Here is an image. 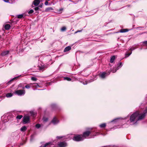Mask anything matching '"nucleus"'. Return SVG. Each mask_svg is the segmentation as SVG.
Returning a JSON list of instances; mask_svg holds the SVG:
<instances>
[{
    "instance_id": "f257e3e1",
    "label": "nucleus",
    "mask_w": 147,
    "mask_h": 147,
    "mask_svg": "<svg viewBox=\"0 0 147 147\" xmlns=\"http://www.w3.org/2000/svg\"><path fill=\"white\" fill-rule=\"evenodd\" d=\"M142 114H140L138 111H137L132 114L130 117V121L131 122L134 121H135L139 120L138 118Z\"/></svg>"
},
{
    "instance_id": "f03ea898",
    "label": "nucleus",
    "mask_w": 147,
    "mask_h": 147,
    "mask_svg": "<svg viewBox=\"0 0 147 147\" xmlns=\"http://www.w3.org/2000/svg\"><path fill=\"white\" fill-rule=\"evenodd\" d=\"M73 139L74 141H79L83 140L84 138L82 137V135H78L75 136L73 138Z\"/></svg>"
},
{
    "instance_id": "7ed1b4c3",
    "label": "nucleus",
    "mask_w": 147,
    "mask_h": 147,
    "mask_svg": "<svg viewBox=\"0 0 147 147\" xmlns=\"http://www.w3.org/2000/svg\"><path fill=\"white\" fill-rule=\"evenodd\" d=\"M15 93L18 96H21L24 95L25 94V92L24 90H20L15 91Z\"/></svg>"
},
{
    "instance_id": "20e7f679",
    "label": "nucleus",
    "mask_w": 147,
    "mask_h": 147,
    "mask_svg": "<svg viewBox=\"0 0 147 147\" xmlns=\"http://www.w3.org/2000/svg\"><path fill=\"white\" fill-rule=\"evenodd\" d=\"M23 122L24 124L30 122V117L28 116H25L23 118Z\"/></svg>"
},
{
    "instance_id": "39448f33",
    "label": "nucleus",
    "mask_w": 147,
    "mask_h": 147,
    "mask_svg": "<svg viewBox=\"0 0 147 147\" xmlns=\"http://www.w3.org/2000/svg\"><path fill=\"white\" fill-rule=\"evenodd\" d=\"M93 131H86L84 132L83 135L82 136V137L84 138H86L88 137L90 134H91Z\"/></svg>"
},
{
    "instance_id": "423d86ee",
    "label": "nucleus",
    "mask_w": 147,
    "mask_h": 147,
    "mask_svg": "<svg viewBox=\"0 0 147 147\" xmlns=\"http://www.w3.org/2000/svg\"><path fill=\"white\" fill-rule=\"evenodd\" d=\"M59 122V121L57 119L56 117H55L50 123V124L52 123L53 124L55 125L57 124Z\"/></svg>"
},
{
    "instance_id": "0eeeda50",
    "label": "nucleus",
    "mask_w": 147,
    "mask_h": 147,
    "mask_svg": "<svg viewBox=\"0 0 147 147\" xmlns=\"http://www.w3.org/2000/svg\"><path fill=\"white\" fill-rule=\"evenodd\" d=\"M58 147H65L67 146V143L65 142H61L58 144Z\"/></svg>"
},
{
    "instance_id": "6e6552de",
    "label": "nucleus",
    "mask_w": 147,
    "mask_h": 147,
    "mask_svg": "<svg viewBox=\"0 0 147 147\" xmlns=\"http://www.w3.org/2000/svg\"><path fill=\"white\" fill-rule=\"evenodd\" d=\"M122 63H120L118 64V66L117 67L113 70H111V71L113 73L115 72L117 70L119 69L120 68L122 67Z\"/></svg>"
},
{
    "instance_id": "1a4fd4ad",
    "label": "nucleus",
    "mask_w": 147,
    "mask_h": 147,
    "mask_svg": "<svg viewBox=\"0 0 147 147\" xmlns=\"http://www.w3.org/2000/svg\"><path fill=\"white\" fill-rule=\"evenodd\" d=\"M110 74V72H109L108 73L103 72L100 75V76L102 78H104L106 76Z\"/></svg>"
},
{
    "instance_id": "9d476101",
    "label": "nucleus",
    "mask_w": 147,
    "mask_h": 147,
    "mask_svg": "<svg viewBox=\"0 0 147 147\" xmlns=\"http://www.w3.org/2000/svg\"><path fill=\"white\" fill-rule=\"evenodd\" d=\"M147 113V108L144 111L142 115L140 116L138 118V120H141L142 119L145 117V114Z\"/></svg>"
},
{
    "instance_id": "9b49d317",
    "label": "nucleus",
    "mask_w": 147,
    "mask_h": 147,
    "mask_svg": "<svg viewBox=\"0 0 147 147\" xmlns=\"http://www.w3.org/2000/svg\"><path fill=\"white\" fill-rule=\"evenodd\" d=\"M40 3L39 0H34L33 2V4L35 6H36L38 5Z\"/></svg>"
},
{
    "instance_id": "f8f14e48",
    "label": "nucleus",
    "mask_w": 147,
    "mask_h": 147,
    "mask_svg": "<svg viewBox=\"0 0 147 147\" xmlns=\"http://www.w3.org/2000/svg\"><path fill=\"white\" fill-rule=\"evenodd\" d=\"M53 9L51 7H49L46 8L45 10V11L46 12H49L53 10Z\"/></svg>"
},
{
    "instance_id": "ddd939ff",
    "label": "nucleus",
    "mask_w": 147,
    "mask_h": 147,
    "mask_svg": "<svg viewBox=\"0 0 147 147\" xmlns=\"http://www.w3.org/2000/svg\"><path fill=\"white\" fill-rule=\"evenodd\" d=\"M71 48L70 46H67L65 47L64 50V52H66L68 51L71 49Z\"/></svg>"
},
{
    "instance_id": "4468645a",
    "label": "nucleus",
    "mask_w": 147,
    "mask_h": 147,
    "mask_svg": "<svg viewBox=\"0 0 147 147\" xmlns=\"http://www.w3.org/2000/svg\"><path fill=\"white\" fill-rule=\"evenodd\" d=\"M10 27V25L8 24H6L4 26V28L6 30H8L9 29Z\"/></svg>"
},
{
    "instance_id": "2eb2a0df",
    "label": "nucleus",
    "mask_w": 147,
    "mask_h": 147,
    "mask_svg": "<svg viewBox=\"0 0 147 147\" xmlns=\"http://www.w3.org/2000/svg\"><path fill=\"white\" fill-rule=\"evenodd\" d=\"M9 52L8 51H3L1 53V55L3 56H5L6 55H7L8 54Z\"/></svg>"
},
{
    "instance_id": "dca6fc26",
    "label": "nucleus",
    "mask_w": 147,
    "mask_h": 147,
    "mask_svg": "<svg viewBox=\"0 0 147 147\" xmlns=\"http://www.w3.org/2000/svg\"><path fill=\"white\" fill-rule=\"evenodd\" d=\"M27 129V128L26 126H24L21 128L20 131H21L24 132Z\"/></svg>"
},
{
    "instance_id": "f3484780",
    "label": "nucleus",
    "mask_w": 147,
    "mask_h": 147,
    "mask_svg": "<svg viewBox=\"0 0 147 147\" xmlns=\"http://www.w3.org/2000/svg\"><path fill=\"white\" fill-rule=\"evenodd\" d=\"M129 31V30L126 29H122L120 30V32H127Z\"/></svg>"
},
{
    "instance_id": "a211bd4d",
    "label": "nucleus",
    "mask_w": 147,
    "mask_h": 147,
    "mask_svg": "<svg viewBox=\"0 0 147 147\" xmlns=\"http://www.w3.org/2000/svg\"><path fill=\"white\" fill-rule=\"evenodd\" d=\"M115 59V56H113L112 57H111V59H110L111 63H113L114 62V61Z\"/></svg>"
},
{
    "instance_id": "6ab92c4d",
    "label": "nucleus",
    "mask_w": 147,
    "mask_h": 147,
    "mask_svg": "<svg viewBox=\"0 0 147 147\" xmlns=\"http://www.w3.org/2000/svg\"><path fill=\"white\" fill-rule=\"evenodd\" d=\"M42 120L44 122H46L48 121V119L47 117L45 116H44Z\"/></svg>"
},
{
    "instance_id": "aec40b11",
    "label": "nucleus",
    "mask_w": 147,
    "mask_h": 147,
    "mask_svg": "<svg viewBox=\"0 0 147 147\" xmlns=\"http://www.w3.org/2000/svg\"><path fill=\"white\" fill-rule=\"evenodd\" d=\"M13 96V94L11 93H8L6 94V96L7 98L11 97Z\"/></svg>"
},
{
    "instance_id": "412c9836",
    "label": "nucleus",
    "mask_w": 147,
    "mask_h": 147,
    "mask_svg": "<svg viewBox=\"0 0 147 147\" xmlns=\"http://www.w3.org/2000/svg\"><path fill=\"white\" fill-rule=\"evenodd\" d=\"M3 1L5 2L9 3H13L14 1H12V0H3Z\"/></svg>"
},
{
    "instance_id": "4be33fe9",
    "label": "nucleus",
    "mask_w": 147,
    "mask_h": 147,
    "mask_svg": "<svg viewBox=\"0 0 147 147\" xmlns=\"http://www.w3.org/2000/svg\"><path fill=\"white\" fill-rule=\"evenodd\" d=\"M99 134L98 132H96L94 133V134H91V135L93 137H94L96 136H98L99 135Z\"/></svg>"
},
{
    "instance_id": "5701e85b",
    "label": "nucleus",
    "mask_w": 147,
    "mask_h": 147,
    "mask_svg": "<svg viewBox=\"0 0 147 147\" xmlns=\"http://www.w3.org/2000/svg\"><path fill=\"white\" fill-rule=\"evenodd\" d=\"M63 79L64 80H66L67 81H70L71 80V79L68 77H65Z\"/></svg>"
},
{
    "instance_id": "b1692460",
    "label": "nucleus",
    "mask_w": 147,
    "mask_h": 147,
    "mask_svg": "<svg viewBox=\"0 0 147 147\" xmlns=\"http://www.w3.org/2000/svg\"><path fill=\"white\" fill-rule=\"evenodd\" d=\"M136 47L134 46H132V47H131L130 48L129 50H130L131 51H133L134 49H136Z\"/></svg>"
},
{
    "instance_id": "393cba45",
    "label": "nucleus",
    "mask_w": 147,
    "mask_h": 147,
    "mask_svg": "<svg viewBox=\"0 0 147 147\" xmlns=\"http://www.w3.org/2000/svg\"><path fill=\"white\" fill-rule=\"evenodd\" d=\"M106 125V124L104 123L100 125H99V126L101 127H105Z\"/></svg>"
},
{
    "instance_id": "a878e982",
    "label": "nucleus",
    "mask_w": 147,
    "mask_h": 147,
    "mask_svg": "<svg viewBox=\"0 0 147 147\" xmlns=\"http://www.w3.org/2000/svg\"><path fill=\"white\" fill-rule=\"evenodd\" d=\"M50 144V143H48L46 144H45L43 146H40V147H47V146H48L49 144Z\"/></svg>"
},
{
    "instance_id": "bb28decb",
    "label": "nucleus",
    "mask_w": 147,
    "mask_h": 147,
    "mask_svg": "<svg viewBox=\"0 0 147 147\" xmlns=\"http://www.w3.org/2000/svg\"><path fill=\"white\" fill-rule=\"evenodd\" d=\"M23 16V14H20L18 15L17 17L18 18H22Z\"/></svg>"
},
{
    "instance_id": "cd10ccee",
    "label": "nucleus",
    "mask_w": 147,
    "mask_h": 147,
    "mask_svg": "<svg viewBox=\"0 0 147 147\" xmlns=\"http://www.w3.org/2000/svg\"><path fill=\"white\" fill-rule=\"evenodd\" d=\"M22 117L23 116L22 115H18L17 116L16 118L17 119H20L22 118Z\"/></svg>"
},
{
    "instance_id": "c85d7f7f",
    "label": "nucleus",
    "mask_w": 147,
    "mask_h": 147,
    "mask_svg": "<svg viewBox=\"0 0 147 147\" xmlns=\"http://www.w3.org/2000/svg\"><path fill=\"white\" fill-rule=\"evenodd\" d=\"M93 81V80H91L90 81H89L88 82V81H85V82H83V84L84 85H86V84H87L88 83L92 82Z\"/></svg>"
},
{
    "instance_id": "c756f323",
    "label": "nucleus",
    "mask_w": 147,
    "mask_h": 147,
    "mask_svg": "<svg viewBox=\"0 0 147 147\" xmlns=\"http://www.w3.org/2000/svg\"><path fill=\"white\" fill-rule=\"evenodd\" d=\"M35 127L36 128L38 129L41 127V125L39 124H37L36 125Z\"/></svg>"
},
{
    "instance_id": "7c9ffc66",
    "label": "nucleus",
    "mask_w": 147,
    "mask_h": 147,
    "mask_svg": "<svg viewBox=\"0 0 147 147\" xmlns=\"http://www.w3.org/2000/svg\"><path fill=\"white\" fill-rule=\"evenodd\" d=\"M31 79L33 81H36L37 80V79L34 77H31Z\"/></svg>"
},
{
    "instance_id": "2f4dec72",
    "label": "nucleus",
    "mask_w": 147,
    "mask_h": 147,
    "mask_svg": "<svg viewBox=\"0 0 147 147\" xmlns=\"http://www.w3.org/2000/svg\"><path fill=\"white\" fill-rule=\"evenodd\" d=\"M30 113L31 114V115L32 116H33V117H34L35 116L36 113L35 112H34L33 111H31L30 112Z\"/></svg>"
},
{
    "instance_id": "473e14b6",
    "label": "nucleus",
    "mask_w": 147,
    "mask_h": 147,
    "mask_svg": "<svg viewBox=\"0 0 147 147\" xmlns=\"http://www.w3.org/2000/svg\"><path fill=\"white\" fill-rule=\"evenodd\" d=\"M119 122V121L118 120V119H115L114 120H113L112 121H111V122Z\"/></svg>"
},
{
    "instance_id": "72a5a7b5",
    "label": "nucleus",
    "mask_w": 147,
    "mask_h": 147,
    "mask_svg": "<svg viewBox=\"0 0 147 147\" xmlns=\"http://www.w3.org/2000/svg\"><path fill=\"white\" fill-rule=\"evenodd\" d=\"M132 53L131 52L130 53H127L125 54V55L126 57H127L129 56Z\"/></svg>"
},
{
    "instance_id": "f704fd0d",
    "label": "nucleus",
    "mask_w": 147,
    "mask_h": 147,
    "mask_svg": "<svg viewBox=\"0 0 147 147\" xmlns=\"http://www.w3.org/2000/svg\"><path fill=\"white\" fill-rule=\"evenodd\" d=\"M66 29V27H63L61 28V30L62 31H65V30Z\"/></svg>"
},
{
    "instance_id": "c9c22d12",
    "label": "nucleus",
    "mask_w": 147,
    "mask_h": 147,
    "mask_svg": "<svg viewBox=\"0 0 147 147\" xmlns=\"http://www.w3.org/2000/svg\"><path fill=\"white\" fill-rule=\"evenodd\" d=\"M64 137V138H65V136H57V138L58 139H60L61 138H63V137Z\"/></svg>"
},
{
    "instance_id": "e433bc0d",
    "label": "nucleus",
    "mask_w": 147,
    "mask_h": 147,
    "mask_svg": "<svg viewBox=\"0 0 147 147\" xmlns=\"http://www.w3.org/2000/svg\"><path fill=\"white\" fill-rule=\"evenodd\" d=\"M33 84H34L33 86H35L36 88H37L39 86V85H38V84L37 83H34Z\"/></svg>"
},
{
    "instance_id": "4c0bfd02",
    "label": "nucleus",
    "mask_w": 147,
    "mask_h": 147,
    "mask_svg": "<svg viewBox=\"0 0 147 147\" xmlns=\"http://www.w3.org/2000/svg\"><path fill=\"white\" fill-rule=\"evenodd\" d=\"M34 12V11L32 9H31L28 12V13L31 14L32 13Z\"/></svg>"
},
{
    "instance_id": "58836bf2",
    "label": "nucleus",
    "mask_w": 147,
    "mask_h": 147,
    "mask_svg": "<svg viewBox=\"0 0 147 147\" xmlns=\"http://www.w3.org/2000/svg\"><path fill=\"white\" fill-rule=\"evenodd\" d=\"M63 10V8H60L58 10V11L59 12V13H61Z\"/></svg>"
},
{
    "instance_id": "ea45409f",
    "label": "nucleus",
    "mask_w": 147,
    "mask_h": 147,
    "mask_svg": "<svg viewBox=\"0 0 147 147\" xmlns=\"http://www.w3.org/2000/svg\"><path fill=\"white\" fill-rule=\"evenodd\" d=\"M45 67L44 66H41L39 67V69L40 70H42Z\"/></svg>"
},
{
    "instance_id": "a19ab883",
    "label": "nucleus",
    "mask_w": 147,
    "mask_h": 147,
    "mask_svg": "<svg viewBox=\"0 0 147 147\" xmlns=\"http://www.w3.org/2000/svg\"><path fill=\"white\" fill-rule=\"evenodd\" d=\"M143 43L146 46H147V41L143 42Z\"/></svg>"
},
{
    "instance_id": "79ce46f5",
    "label": "nucleus",
    "mask_w": 147,
    "mask_h": 147,
    "mask_svg": "<svg viewBox=\"0 0 147 147\" xmlns=\"http://www.w3.org/2000/svg\"><path fill=\"white\" fill-rule=\"evenodd\" d=\"M25 87L27 89H29L30 88V86L28 85H26Z\"/></svg>"
},
{
    "instance_id": "37998d69",
    "label": "nucleus",
    "mask_w": 147,
    "mask_h": 147,
    "mask_svg": "<svg viewBox=\"0 0 147 147\" xmlns=\"http://www.w3.org/2000/svg\"><path fill=\"white\" fill-rule=\"evenodd\" d=\"M38 9H39L38 7H36L34 8V10L35 11H37V10H38Z\"/></svg>"
},
{
    "instance_id": "c03bdc74",
    "label": "nucleus",
    "mask_w": 147,
    "mask_h": 147,
    "mask_svg": "<svg viewBox=\"0 0 147 147\" xmlns=\"http://www.w3.org/2000/svg\"><path fill=\"white\" fill-rule=\"evenodd\" d=\"M21 76V75H20L19 76H17V77H15L13 79V80H14V79H17V78H18L19 77H20V76Z\"/></svg>"
},
{
    "instance_id": "a18cd8bd",
    "label": "nucleus",
    "mask_w": 147,
    "mask_h": 147,
    "mask_svg": "<svg viewBox=\"0 0 147 147\" xmlns=\"http://www.w3.org/2000/svg\"><path fill=\"white\" fill-rule=\"evenodd\" d=\"M18 87H22V84H20L18 85Z\"/></svg>"
},
{
    "instance_id": "49530a36",
    "label": "nucleus",
    "mask_w": 147,
    "mask_h": 147,
    "mask_svg": "<svg viewBox=\"0 0 147 147\" xmlns=\"http://www.w3.org/2000/svg\"><path fill=\"white\" fill-rule=\"evenodd\" d=\"M45 3V4L46 5H47V4L48 3V2L47 1V2H46Z\"/></svg>"
},
{
    "instance_id": "de8ad7c7",
    "label": "nucleus",
    "mask_w": 147,
    "mask_h": 147,
    "mask_svg": "<svg viewBox=\"0 0 147 147\" xmlns=\"http://www.w3.org/2000/svg\"><path fill=\"white\" fill-rule=\"evenodd\" d=\"M82 30H78L77 31L78 32H81L82 31Z\"/></svg>"
},
{
    "instance_id": "09e8293b",
    "label": "nucleus",
    "mask_w": 147,
    "mask_h": 147,
    "mask_svg": "<svg viewBox=\"0 0 147 147\" xmlns=\"http://www.w3.org/2000/svg\"><path fill=\"white\" fill-rule=\"evenodd\" d=\"M78 32L77 31H76V32H75L74 33L75 34H76Z\"/></svg>"
},
{
    "instance_id": "8fccbe9b",
    "label": "nucleus",
    "mask_w": 147,
    "mask_h": 147,
    "mask_svg": "<svg viewBox=\"0 0 147 147\" xmlns=\"http://www.w3.org/2000/svg\"><path fill=\"white\" fill-rule=\"evenodd\" d=\"M22 88L24 89V87H22Z\"/></svg>"
},
{
    "instance_id": "3c124183",
    "label": "nucleus",
    "mask_w": 147,
    "mask_h": 147,
    "mask_svg": "<svg viewBox=\"0 0 147 147\" xmlns=\"http://www.w3.org/2000/svg\"><path fill=\"white\" fill-rule=\"evenodd\" d=\"M40 6V7H41L42 6V5H40V6Z\"/></svg>"
},
{
    "instance_id": "603ef678",
    "label": "nucleus",
    "mask_w": 147,
    "mask_h": 147,
    "mask_svg": "<svg viewBox=\"0 0 147 147\" xmlns=\"http://www.w3.org/2000/svg\"><path fill=\"white\" fill-rule=\"evenodd\" d=\"M12 80H10V81H11Z\"/></svg>"
}]
</instances>
